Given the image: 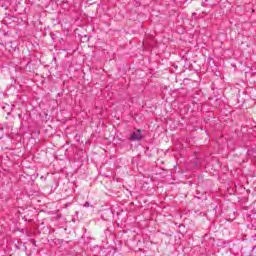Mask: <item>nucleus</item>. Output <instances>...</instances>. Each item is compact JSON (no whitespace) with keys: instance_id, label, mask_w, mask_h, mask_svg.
<instances>
[{"instance_id":"obj_1","label":"nucleus","mask_w":256,"mask_h":256,"mask_svg":"<svg viewBox=\"0 0 256 256\" xmlns=\"http://www.w3.org/2000/svg\"><path fill=\"white\" fill-rule=\"evenodd\" d=\"M131 141H141L143 139V134H141V130H136L130 136Z\"/></svg>"}]
</instances>
